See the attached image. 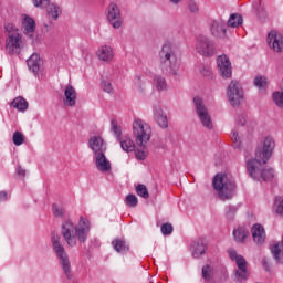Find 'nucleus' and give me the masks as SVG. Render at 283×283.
Here are the masks:
<instances>
[{
    "mask_svg": "<svg viewBox=\"0 0 283 283\" xmlns=\"http://www.w3.org/2000/svg\"><path fill=\"white\" fill-rule=\"evenodd\" d=\"M274 149L275 138L273 136H266L261 143V146H258L254 159H249V155L245 151V167L250 178L258 182L269 181L275 178V171L273 169H264V165L271 160Z\"/></svg>",
    "mask_w": 283,
    "mask_h": 283,
    "instance_id": "obj_1",
    "label": "nucleus"
},
{
    "mask_svg": "<svg viewBox=\"0 0 283 283\" xmlns=\"http://www.w3.org/2000/svg\"><path fill=\"white\" fill-rule=\"evenodd\" d=\"M91 229L90 220L83 217L80 218L77 224H74L72 219H66L62 223L61 234L67 247L74 248L77 244H85L87 242Z\"/></svg>",
    "mask_w": 283,
    "mask_h": 283,
    "instance_id": "obj_2",
    "label": "nucleus"
},
{
    "mask_svg": "<svg viewBox=\"0 0 283 283\" xmlns=\"http://www.w3.org/2000/svg\"><path fill=\"white\" fill-rule=\"evenodd\" d=\"M159 65L163 74L168 76H178L180 64H178V56L176 49L171 42H166L159 51Z\"/></svg>",
    "mask_w": 283,
    "mask_h": 283,
    "instance_id": "obj_3",
    "label": "nucleus"
},
{
    "mask_svg": "<svg viewBox=\"0 0 283 283\" xmlns=\"http://www.w3.org/2000/svg\"><path fill=\"white\" fill-rule=\"evenodd\" d=\"M212 186L217 190L220 200H231L235 193V181L227 174H217L212 180Z\"/></svg>",
    "mask_w": 283,
    "mask_h": 283,
    "instance_id": "obj_4",
    "label": "nucleus"
},
{
    "mask_svg": "<svg viewBox=\"0 0 283 283\" xmlns=\"http://www.w3.org/2000/svg\"><path fill=\"white\" fill-rule=\"evenodd\" d=\"M51 243L53 252L55 253L66 277H72V263L70 262V255L65 251V247L61 242V237L56 233L51 234Z\"/></svg>",
    "mask_w": 283,
    "mask_h": 283,
    "instance_id": "obj_5",
    "label": "nucleus"
},
{
    "mask_svg": "<svg viewBox=\"0 0 283 283\" xmlns=\"http://www.w3.org/2000/svg\"><path fill=\"white\" fill-rule=\"evenodd\" d=\"M4 30L7 32V52H9V54H19L21 52V45H23V39L19 32V29L12 23H6Z\"/></svg>",
    "mask_w": 283,
    "mask_h": 283,
    "instance_id": "obj_6",
    "label": "nucleus"
},
{
    "mask_svg": "<svg viewBox=\"0 0 283 283\" xmlns=\"http://www.w3.org/2000/svg\"><path fill=\"white\" fill-rule=\"evenodd\" d=\"M133 134L137 145L147 147V143L151 140V126L140 118H135L133 122Z\"/></svg>",
    "mask_w": 283,
    "mask_h": 283,
    "instance_id": "obj_7",
    "label": "nucleus"
},
{
    "mask_svg": "<svg viewBox=\"0 0 283 283\" xmlns=\"http://www.w3.org/2000/svg\"><path fill=\"white\" fill-rule=\"evenodd\" d=\"M195 50L200 56L211 59L216 54V42L207 35H198L195 42Z\"/></svg>",
    "mask_w": 283,
    "mask_h": 283,
    "instance_id": "obj_8",
    "label": "nucleus"
},
{
    "mask_svg": "<svg viewBox=\"0 0 283 283\" xmlns=\"http://www.w3.org/2000/svg\"><path fill=\"white\" fill-rule=\"evenodd\" d=\"M193 105L196 108V114L206 129H213V120L211 119V115L209 114V108L205 105V102L200 97L193 98Z\"/></svg>",
    "mask_w": 283,
    "mask_h": 283,
    "instance_id": "obj_9",
    "label": "nucleus"
},
{
    "mask_svg": "<svg viewBox=\"0 0 283 283\" xmlns=\"http://www.w3.org/2000/svg\"><path fill=\"white\" fill-rule=\"evenodd\" d=\"M227 96L232 107H238L244 101V91L240 82L232 80L227 90Z\"/></svg>",
    "mask_w": 283,
    "mask_h": 283,
    "instance_id": "obj_10",
    "label": "nucleus"
},
{
    "mask_svg": "<svg viewBox=\"0 0 283 283\" xmlns=\"http://www.w3.org/2000/svg\"><path fill=\"white\" fill-rule=\"evenodd\" d=\"M228 255L232 262H235L238 270L235 272V275L239 280V282H242V280H247L249 277V273L247 272V259L242 255H238V251L235 249L230 248L228 249Z\"/></svg>",
    "mask_w": 283,
    "mask_h": 283,
    "instance_id": "obj_11",
    "label": "nucleus"
},
{
    "mask_svg": "<svg viewBox=\"0 0 283 283\" xmlns=\"http://www.w3.org/2000/svg\"><path fill=\"white\" fill-rule=\"evenodd\" d=\"M107 21L115 30L123 28V14L120 13L118 4L112 2L107 7Z\"/></svg>",
    "mask_w": 283,
    "mask_h": 283,
    "instance_id": "obj_12",
    "label": "nucleus"
},
{
    "mask_svg": "<svg viewBox=\"0 0 283 283\" xmlns=\"http://www.w3.org/2000/svg\"><path fill=\"white\" fill-rule=\"evenodd\" d=\"M217 67L222 78H231L233 74V66H231V60L227 55H219L217 57Z\"/></svg>",
    "mask_w": 283,
    "mask_h": 283,
    "instance_id": "obj_13",
    "label": "nucleus"
},
{
    "mask_svg": "<svg viewBox=\"0 0 283 283\" xmlns=\"http://www.w3.org/2000/svg\"><path fill=\"white\" fill-rule=\"evenodd\" d=\"M268 45L273 52H283V35L276 30H272L268 33Z\"/></svg>",
    "mask_w": 283,
    "mask_h": 283,
    "instance_id": "obj_14",
    "label": "nucleus"
},
{
    "mask_svg": "<svg viewBox=\"0 0 283 283\" xmlns=\"http://www.w3.org/2000/svg\"><path fill=\"white\" fill-rule=\"evenodd\" d=\"M153 116L158 127L161 129H167L169 127V120L167 119V114L163 109V106L155 104L153 106Z\"/></svg>",
    "mask_w": 283,
    "mask_h": 283,
    "instance_id": "obj_15",
    "label": "nucleus"
},
{
    "mask_svg": "<svg viewBox=\"0 0 283 283\" xmlns=\"http://www.w3.org/2000/svg\"><path fill=\"white\" fill-rule=\"evenodd\" d=\"M93 159L96 169L102 174H109V171H112V161L107 159L105 153H98L97 155H94Z\"/></svg>",
    "mask_w": 283,
    "mask_h": 283,
    "instance_id": "obj_16",
    "label": "nucleus"
},
{
    "mask_svg": "<svg viewBox=\"0 0 283 283\" xmlns=\"http://www.w3.org/2000/svg\"><path fill=\"white\" fill-rule=\"evenodd\" d=\"M88 147L92 149L94 156L98 154H105L107 151V145L105 144V140H103V137L101 136H93L88 140Z\"/></svg>",
    "mask_w": 283,
    "mask_h": 283,
    "instance_id": "obj_17",
    "label": "nucleus"
},
{
    "mask_svg": "<svg viewBox=\"0 0 283 283\" xmlns=\"http://www.w3.org/2000/svg\"><path fill=\"white\" fill-rule=\"evenodd\" d=\"M210 32L214 39H227V24L222 20H213Z\"/></svg>",
    "mask_w": 283,
    "mask_h": 283,
    "instance_id": "obj_18",
    "label": "nucleus"
},
{
    "mask_svg": "<svg viewBox=\"0 0 283 283\" xmlns=\"http://www.w3.org/2000/svg\"><path fill=\"white\" fill-rule=\"evenodd\" d=\"M28 67L34 76H38L39 72H41V67H43V60L41 59V55L38 53H33L28 60H27Z\"/></svg>",
    "mask_w": 283,
    "mask_h": 283,
    "instance_id": "obj_19",
    "label": "nucleus"
},
{
    "mask_svg": "<svg viewBox=\"0 0 283 283\" xmlns=\"http://www.w3.org/2000/svg\"><path fill=\"white\" fill-rule=\"evenodd\" d=\"M76 88L72 85H66L62 97L65 107H74V105H76Z\"/></svg>",
    "mask_w": 283,
    "mask_h": 283,
    "instance_id": "obj_20",
    "label": "nucleus"
},
{
    "mask_svg": "<svg viewBox=\"0 0 283 283\" xmlns=\"http://www.w3.org/2000/svg\"><path fill=\"white\" fill-rule=\"evenodd\" d=\"M21 20L23 33L27 36H32L36 30V21H34V19L28 14H22Z\"/></svg>",
    "mask_w": 283,
    "mask_h": 283,
    "instance_id": "obj_21",
    "label": "nucleus"
},
{
    "mask_svg": "<svg viewBox=\"0 0 283 283\" xmlns=\"http://www.w3.org/2000/svg\"><path fill=\"white\" fill-rule=\"evenodd\" d=\"M252 238L255 242V244H264L265 240H266V232L264 231V227H262L261 224H254L252 227Z\"/></svg>",
    "mask_w": 283,
    "mask_h": 283,
    "instance_id": "obj_22",
    "label": "nucleus"
},
{
    "mask_svg": "<svg viewBox=\"0 0 283 283\" xmlns=\"http://www.w3.org/2000/svg\"><path fill=\"white\" fill-rule=\"evenodd\" d=\"M96 55L99 61L109 63L114 60V49H112L109 45H103L97 50Z\"/></svg>",
    "mask_w": 283,
    "mask_h": 283,
    "instance_id": "obj_23",
    "label": "nucleus"
},
{
    "mask_svg": "<svg viewBox=\"0 0 283 283\" xmlns=\"http://www.w3.org/2000/svg\"><path fill=\"white\" fill-rule=\"evenodd\" d=\"M233 238L239 244H244L249 238V229L244 227H238L233 230Z\"/></svg>",
    "mask_w": 283,
    "mask_h": 283,
    "instance_id": "obj_24",
    "label": "nucleus"
},
{
    "mask_svg": "<svg viewBox=\"0 0 283 283\" xmlns=\"http://www.w3.org/2000/svg\"><path fill=\"white\" fill-rule=\"evenodd\" d=\"M46 14L49 17V19H52L53 21H56V19H59V17H61V13L63 12L61 9V6L51 2L49 4H46Z\"/></svg>",
    "mask_w": 283,
    "mask_h": 283,
    "instance_id": "obj_25",
    "label": "nucleus"
},
{
    "mask_svg": "<svg viewBox=\"0 0 283 283\" xmlns=\"http://www.w3.org/2000/svg\"><path fill=\"white\" fill-rule=\"evenodd\" d=\"M207 253V241L205 239H201L195 243V247L192 249V256L198 259L202 258Z\"/></svg>",
    "mask_w": 283,
    "mask_h": 283,
    "instance_id": "obj_26",
    "label": "nucleus"
},
{
    "mask_svg": "<svg viewBox=\"0 0 283 283\" xmlns=\"http://www.w3.org/2000/svg\"><path fill=\"white\" fill-rule=\"evenodd\" d=\"M119 145L123 149V151H126L127 154L134 151L136 149V144L132 140V137L124 136L119 139Z\"/></svg>",
    "mask_w": 283,
    "mask_h": 283,
    "instance_id": "obj_27",
    "label": "nucleus"
},
{
    "mask_svg": "<svg viewBox=\"0 0 283 283\" xmlns=\"http://www.w3.org/2000/svg\"><path fill=\"white\" fill-rule=\"evenodd\" d=\"M271 253L273 259L279 262L280 264L283 263V244L282 242H276L272 248H271Z\"/></svg>",
    "mask_w": 283,
    "mask_h": 283,
    "instance_id": "obj_28",
    "label": "nucleus"
},
{
    "mask_svg": "<svg viewBox=\"0 0 283 283\" xmlns=\"http://www.w3.org/2000/svg\"><path fill=\"white\" fill-rule=\"evenodd\" d=\"M153 84L157 92L167 91V80L163 75H155L153 78Z\"/></svg>",
    "mask_w": 283,
    "mask_h": 283,
    "instance_id": "obj_29",
    "label": "nucleus"
},
{
    "mask_svg": "<svg viewBox=\"0 0 283 283\" xmlns=\"http://www.w3.org/2000/svg\"><path fill=\"white\" fill-rule=\"evenodd\" d=\"M243 22L244 19H242V15H240V13H232L227 22V25L228 28H240Z\"/></svg>",
    "mask_w": 283,
    "mask_h": 283,
    "instance_id": "obj_30",
    "label": "nucleus"
},
{
    "mask_svg": "<svg viewBox=\"0 0 283 283\" xmlns=\"http://www.w3.org/2000/svg\"><path fill=\"white\" fill-rule=\"evenodd\" d=\"M113 248L117 253H127L129 251V245L123 239H115L113 241Z\"/></svg>",
    "mask_w": 283,
    "mask_h": 283,
    "instance_id": "obj_31",
    "label": "nucleus"
},
{
    "mask_svg": "<svg viewBox=\"0 0 283 283\" xmlns=\"http://www.w3.org/2000/svg\"><path fill=\"white\" fill-rule=\"evenodd\" d=\"M11 105L18 109V112H25V109H28V101H25L23 97H15Z\"/></svg>",
    "mask_w": 283,
    "mask_h": 283,
    "instance_id": "obj_32",
    "label": "nucleus"
},
{
    "mask_svg": "<svg viewBox=\"0 0 283 283\" xmlns=\"http://www.w3.org/2000/svg\"><path fill=\"white\" fill-rule=\"evenodd\" d=\"M269 84V81L266 80V76L258 75L254 77V86L259 90H264L266 85Z\"/></svg>",
    "mask_w": 283,
    "mask_h": 283,
    "instance_id": "obj_33",
    "label": "nucleus"
},
{
    "mask_svg": "<svg viewBox=\"0 0 283 283\" xmlns=\"http://www.w3.org/2000/svg\"><path fill=\"white\" fill-rule=\"evenodd\" d=\"M202 277L206 282H210L211 277H213V266L207 264L202 268Z\"/></svg>",
    "mask_w": 283,
    "mask_h": 283,
    "instance_id": "obj_34",
    "label": "nucleus"
},
{
    "mask_svg": "<svg viewBox=\"0 0 283 283\" xmlns=\"http://www.w3.org/2000/svg\"><path fill=\"white\" fill-rule=\"evenodd\" d=\"M136 193L137 196H139L140 198H145L147 200V198H149V191L147 190V186L139 184L138 186H136Z\"/></svg>",
    "mask_w": 283,
    "mask_h": 283,
    "instance_id": "obj_35",
    "label": "nucleus"
},
{
    "mask_svg": "<svg viewBox=\"0 0 283 283\" xmlns=\"http://www.w3.org/2000/svg\"><path fill=\"white\" fill-rule=\"evenodd\" d=\"M272 98L275 105L283 109V90L274 92Z\"/></svg>",
    "mask_w": 283,
    "mask_h": 283,
    "instance_id": "obj_36",
    "label": "nucleus"
},
{
    "mask_svg": "<svg viewBox=\"0 0 283 283\" xmlns=\"http://www.w3.org/2000/svg\"><path fill=\"white\" fill-rule=\"evenodd\" d=\"M52 211L55 218H63V216H65V209L63 208L62 205L53 203Z\"/></svg>",
    "mask_w": 283,
    "mask_h": 283,
    "instance_id": "obj_37",
    "label": "nucleus"
},
{
    "mask_svg": "<svg viewBox=\"0 0 283 283\" xmlns=\"http://www.w3.org/2000/svg\"><path fill=\"white\" fill-rule=\"evenodd\" d=\"M231 139L233 143L234 149H242V142L240 140V135H238L237 130L231 132Z\"/></svg>",
    "mask_w": 283,
    "mask_h": 283,
    "instance_id": "obj_38",
    "label": "nucleus"
},
{
    "mask_svg": "<svg viewBox=\"0 0 283 283\" xmlns=\"http://www.w3.org/2000/svg\"><path fill=\"white\" fill-rule=\"evenodd\" d=\"M134 83L136 85V87L140 91V92H144L145 90V80L143 77L142 74H137L135 77H134Z\"/></svg>",
    "mask_w": 283,
    "mask_h": 283,
    "instance_id": "obj_39",
    "label": "nucleus"
},
{
    "mask_svg": "<svg viewBox=\"0 0 283 283\" xmlns=\"http://www.w3.org/2000/svg\"><path fill=\"white\" fill-rule=\"evenodd\" d=\"M111 132H113L114 136H116L117 140H119L123 135V130L120 129V126L116 122L111 123Z\"/></svg>",
    "mask_w": 283,
    "mask_h": 283,
    "instance_id": "obj_40",
    "label": "nucleus"
},
{
    "mask_svg": "<svg viewBox=\"0 0 283 283\" xmlns=\"http://www.w3.org/2000/svg\"><path fill=\"white\" fill-rule=\"evenodd\" d=\"M274 209L279 216H283V197H276L274 199Z\"/></svg>",
    "mask_w": 283,
    "mask_h": 283,
    "instance_id": "obj_41",
    "label": "nucleus"
},
{
    "mask_svg": "<svg viewBox=\"0 0 283 283\" xmlns=\"http://www.w3.org/2000/svg\"><path fill=\"white\" fill-rule=\"evenodd\" d=\"M13 145H15V147H21V145H23L24 143V138H23V134H21L20 132H15L13 134Z\"/></svg>",
    "mask_w": 283,
    "mask_h": 283,
    "instance_id": "obj_42",
    "label": "nucleus"
},
{
    "mask_svg": "<svg viewBox=\"0 0 283 283\" xmlns=\"http://www.w3.org/2000/svg\"><path fill=\"white\" fill-rule=\"evenodd\" d=\"M200 74H202V76H206V78H212L213 69H211L209 65H203L200 67Z\"/></svg>",
    "mask_w": 283,
    "mask_h": 283,
    "instance_id": "obj_43",
    "label": "nucleus"
},
{
    "mask_svg": "<svg viewBox=\"0 0 283 283\" xmlns=\"http://www.w3.org/2000/svg\"><path fill=\"white\" fill-rule=\"evenodd\" d=\"M101 87L107 94H114V86H112V82H109L107 80H103L102 84H101Z\"/></svg>",
    "mask_w": 283,
    "mask_h": 283,
    "instance_id": "obj_44",
    "label": "nucleus"
},
{
    "mask_svg": "<svg viewBox=\"0 0 283 283\" xmlns=\"http://www.w3.org/2000/svg\"><path fill=\"white\" fill-rule=\"evenodd\" d=\"M160 231L163 235H171L174 233V226L171 223H164L161 224Z\"/></svg>",
    "mask_w": 283,
    "mask_h": 283,
    "instance_id": "obj_45",
    "label": "nucleus"
},
{
    "mask_svg": "<svg viewBox=\"0 0 283 283\" xmlns=\"http://www.w3.org/2000/svg\"><path fill=\"white\" fill-rule=\"evenodd\" d=\"M126 205L127 207H137L138 206V197L135 195H128L126 197Z\"/></svg>",
    "mask_w": 283,
    "mask_h": 283,
    "instance_id": "obj_46",
    "label": "nucleus"
},
{
    "mask_svg": "<svg viewBox=\"0 0 283 283\" xmlns=\"http://www.w3.org/2000/svg\"><path fill=\"white\" fill-rule=\"evenodd\" d=\"M134 151L137 160H145V158H147L145 147H142V149H135Z\"/></svg>",
    "mask_w": 283,
    "mask_h": 283,
    "instance_id": "obj_47",
    "label": "nucleus"
},
{
    "mask_svg": "<svg viewBox=\"0 0 283 283\" xmlns=\"http://www.w3.org/2000/svg\"><path fill=\"white\" fill-rule=\"evenodd\" d=\"M237 211H238V208L235 206H227L226 207V213H227L228 218L235 216Z\"/></svg>",
    "mask_w": 283,
    "mask_h": 283,
    "instance_id": "obj_48",
    "label": "nucleus"
},
{
    "mask_svg": "<svg viewBox=\"0 0 283 283\" xmlns=\"http://www.w3.org/2000/svg\"><path fill=\"white\" fill-rule=\"evenodd\" d=\"M235 123L239 127H244V125L247 124V117H244L243 114H240L237 116Z\"/></svg>",
    "mask_w": 283,
    "mask_h": 283,
    "instance_id": "obj_49",
    "label": "nucleus"
},
{
    "mask_svg": "<svg viewBox=\"0 0 283 283\" xmlns=\"http://www.w3.org/2000/svg\"><path fill=\"white\" fill-rule=\"evenodd\" d=\"M35 8H45L50 3V0H32Z\"/></svg>",
    "mask_w": 283,
    "mask_h": 283,
    "instance_id": "obj_50",
    "label": "nucleus"
},
{
    "mask_svg": "<svg viewBox=\"0 0 283 283\" xmlns=\"http://www.w3.org/2000/svg\"><path fill=\"white\" fill-rule=\"evenodd\" d=\"M188 9H189V11L192 12V13H196V12H198V10H199L198 4H197L196 1H193V0H190V1L188 2Z\"/></svg>",
    "mask_w": 283,
    "mask_h": 283,
    "instance_id": "obj_51",
    "label": "nucleus"
},
{
    "mask_svg": "<svg viewBox=\"0 0 283 283\" xmlns=\"http://www.w3.org/2000/svg\"><path fill=\"white\" fill-rule=\"evenodd\" d=\"M262 264L265 271H271V263H269V260L263 259Z\"/></svg>",
    "mask_w": 283,
    "mask_h": 283,
    "instance_id": "obj_52",
    "label": "nucleus"
},
{
    "mask_svg": "<svg viewBox=\"0 0 283 283\" xmlns=\"http://www.w3.org/2000/svg\"><path fill=\"white\" fill-rule=\"evenodd\" d=\"M18 176H21L22 178H25V169H23L21 166L17 168Z\"/></svg>",
    "mask_w": 283,
    "mask_h": 283,
    "instance_id": "obj_53",
    "label": "nucleus"
},
{
    "mask_svg": "<svg viewBox=\"0 0 283 283\" xmlns=\"http://www.w3.org/2000/svg\"><path fill=\"white\" fill-rule=\"evenodd\" d=\"M8 200V192L0 191V202H6Z\"/></svg>",
    "mask_w": 283,
    "mask_h": 283,
    "instance_id": "obj_54",
    "label": "nucleus"
},
{
    "mask_svg": "<svg viewBox=\"0 0 283 283\" xmlns=\"http://www.w3.org/2000/svg\"><path fill=\"white\" fill-rule=\"evenodd\" d=\"M180 1H182V0H170V3H172L174 6H178V3H180Z\"/></svg>",
    "mask_w": 283,
    "mask_h": 283,
    "instance_id": "obj_55",
    "label": "nucleus"
},
{
    "mask_svg": "<svg viewBox=\"0 0 283 283\" xmlns=\"http://www.w3.org/2000/svg\"><path fill=\"white\" fill-rule=\"evenodd\" d=\"M253 8H255V10L260 11V7H258V4L253 3Z\"/></svg>",
    "mask_w": 283,
    "mask_h": 283,
    "instance_id": "obj_56",
    "label": "nucleus"
}]
</instances>
